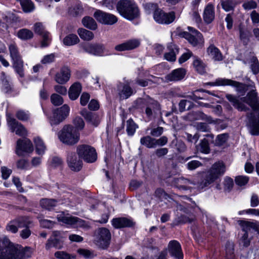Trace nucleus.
Masks as SVG:
<instances>
[{
    "mask_svg": "<svg viewBox=\"0 0 259 259\" xmlns=\"http://www.w3.org/2000/svg\"><path fill=\"white\" fill-rule=\"evenodd\" d=\"M7 121L12 132H15L16 134L19 136L27 135V132L25 127L16 119L12 117L10 113L7 114Z\"/></svg>",
    "mask_w": 259,
    "mask_h": 259,
    "instance_id": "12",
    "label": "nucleus"
},
{
    "mask_svg": "<svg viewBox=\"0 0 259 259\" xmlns=\"http://www.w3.org/2000/svg\"><path fill=\"white\" fill-rule=\"evenodd\" d=\"M33 151V146L31 141L27 139H19L17 142L16 153L19 156H23V152L31 153Z\"/></svg>",
    "mask_w": 259,
    "mask_h": 259,
    "instance_id": "15",
    "label": "nucleus"
},
{
    "mask_svg": "<svg viewBox=\"0 0 259 259\" xmlns=\"http://www.w3.org/2000/svg\"><path fill=\"white\" fill-rule=\"evenodd\" d=\"M207 84L212 86L230 85L236 87L237 91L241 93H244L248 87H253L251 85H247L236 81L225 78H219L215 82H208Z\"/></svg>",
    "mask_w": 259,
    "mask_h": 259,
    "instance_id": "9",
    "label": "nucleus"
},
{
    "mask_svg": "<svg viewBox=\"0 0 259 259\" xmlns=\"http://www.w3.org/2000/svg\"><path fill=\"white\" fill-rule=\"evenodd\" d=\"M221 5L225 11L228 12L233 10L236 5L232 0H225L222 2Z\"/></svg>",
    "mask_w": 259,
    "mask_h": 259,
    "instance_id": "58",
    "label": "nucleus"
},
{
    "mask_svg": "<svg viewBox=\"0 0 259 259\" xmlns=\"http://www.w3.org/2000/svg\"><path fill=\"white\" fill-rule=\"evenodd\" d=\"M17 35L20 38L24 40L30 39L33 36V32L31 30L25 28L19 30Z\"/></svg>",
    "mask_w": 259,
    "mask_h": 259,
    "instance_id": "55",
    "label": "nucleus"
},
{
    "mask_svg": "<svg viewBox=\"0 0 259 259\" xmlns=\"http://www.w3.org/2000/svg\"><path fill=\"white\" fill-rule=\"evenodd\" d=\"M250 68L254 74L259 73V62L256 57H252L250 61Z\"/></svg>",
    "mask_w": 259,
    "mask_h": 259,
    "instance_id": "57",
    "label": "nucleus"
},
{
    "mask_svg": "<svg viewBox=\"0 0 259 259\" xmlns=\"http://www.w3.org/2000/svg\"><path fill=\"white\" fill-rule=\"evenodd\" d=\"M140 143L147 148H155V138L150 136H144L141 138Z\"/></svg>",
    "mask_w": 259,
    "mask_h": 259,
    "instance_id": "43",
    "label": "nucleus"
},
{
    "mask_svg": "<svg viewBox=\"0 0 259 259\" xmlns=\"http://www.w3.org/2000/svg\"><path fill=\"white\" fill-rule=\"evenodd\" d=\"M205 138L201 140L198 144L196 145V150L197 152L208 154L210 152V143H213L214 135L212 134H207Z\"/></svg>",
    "mask_w": 259,
    "mask_h": 259,
    "instance_id": "14",
    "label": "nucleus"
},
{
    "mask_svg": "<svg viewBox=\"0 0 259 259\" xmlns=\"http://www.w3.org/2000/svg\"><path fill=\"white\" fill-rule=\"evenodd\" d=\"M34 32L42 37V40L41 42V46L45 47L48 46L50 41L51 37L49 35V32L45 30V27L41 22H36L34 24L33 27Z\"/></svg>",
    "mask_w": 259,
    "mask_h": 259,
    "instance_id": "19",
    "label": "nucleus"
},
{
    "mask_svg": "<svg viewBox=\"0 0 259 259\" xmlns=\"http://www.w3.org/2000/svg\"><path fill=\"white\" fill-rule=\"evenodd\" d=\"M207 53L214 61H220L223 59V55L220 50L212 44L207 49Z\"/></svg>",
    "mask_w": 259,
    "mask_h": 259,
    "instance_id": "35",
    "label": "nucleus"
},
{
    "mask_svg": "<svg viewBox=\"0 0 259 259\" xmlns=\"http://www.w3.org/2000/svg\"><path fill=\"white\" fill-rule=\"evenodd\" d=\"M226 98L232 104L235 108L240 111H246L249 109L248 107L239 102L236 97L232 95L227 94L226 95Z\"/></svg>",
    "mask_w": 259,
    "mask_h": 259,
    "instance_id": "32",
    "label": "nucleus"
},
{
    "mask_svg": "<svg viewBox=\"0 0 259 259\" xmlns=\"http://www.w3.org/2000/svg\"><path fill=\"white\" fill-rule=\"evenodd\" d=\"M189 117L193 120H204L208 123L214 122V120H213L210 116H208L200 111L190 113Z\"/></svg>",
    "mask_w": 259,
    "mask_h": 259,
    "instance_id": "34",
    "label": "nucleus"
},
{
    "mask_svg": "<svg viewBox=\"0 0 259 259\" xmlns=\"http://www.w3.org/2000/svg\"><path fill=\"white\" fill-rule=\"evenodd\" d=\"M145 11L147 14H150L152 12L155 13L157 10H159L158 6L156 3H147L143 5Z\"/></svg>",
    "mask_w": 259,
    "mask_h": 259,
    "instance_id": "56",
    "label": "nucleus"
},
{
    "mask_svg": "<svg viewBox=\"0 0 259 259\" xmlns=\"http://www.w3.org/2000/svg\"><path fill=\"white\" fill-rule=\"evenodd\" d=\"M57 219L59 222L71 225L77 224L81 225L84 222V221L77 217L65 215L63 212L57 215Z\"/></svg>",
    "mask_w": 259,
    "mask_h": 259,
    "instance_id": "26",
    "label": "nucleus"
},
{
    "mask_svg": "<svg viewBox=\"0 0 259 259\" xmlns=\"http://www.w3.org/2000/svg\"><path fill=\"white\" fill-rule=\"evenodd\" d=\"M155 21L159 24H169L171 23L175 19V13L173 11L165 13L162 10H157L153 14Z\"/></svg>",
    "mask_w": 259,
    "mask_h": 259,
    "instance_id": "10",
    "label": "nucleus"
},
{
    "mask_svg": "<svg viewBox=\"0 0 259 259\" xmlns=\"http://www.w3.org/2000/svg\"><path fill=\"white\" fill-rule=\"evenodd\" d=\"M35 145V150L36 153L39 155H42L45 153L46 147L44 142L39 138H35L34 139Z\"/></svg>",
    "mask_w": 259,
    "mask_h": 259,
    "instance_id": "48",
    "label": "nucleus"
},
{
    "mask_svg": "<svg viewBox=\"0 0 259 259\" xmlns=\"http://www.w3.org/2000/svg\"><path fill=\"white\" fill-rule=\"evenodd\" d=\"M13 61V66L17 72L21 77L23 76V63L21 57L12 59Z\"/></svg>",
    "mask_w": 259,
    "mask_h": 259,
    "instance_id": "50",
    "label": "nucleus"
},
{
    "mask_svg": "<svg viewBox=\"0 0 259 259\" xmlns=\"http://www.w3.org/2000/svg\"><path fill=\"white\" fill-rule=\"evenodd\" d=\"M160 110V105L158 102L151 98L146 106L145 113L148 118L151 119L155 117L158 111Z\"/></svg>",
    "mask_w": 259,
    "mask_h": 259,
    "instance_id": "25",
    "label": "nucleus"
},
{
    "mask_svg": "<svg viewBox=\"0 0 259 259\" xmlns=\"http://www.w3.org/2000/svg\"><path fill=\"white\" fill-rule=\"evenodd\" d=\"M57 201L52 199H42L40 200V204L42 207L47 209H51L56 205Z\"/></svg>",
    "mask_w": 259,
    "mask_h": 259,
    "instance_id": "52",
    "label": "nucleus"
},
{
    "mask_svg": "<svg viewBox=\"0 0 259 259\" xmlns=\"http://www.w3.org/2000/svg\"><path fill=\"white\" fill-rule=\"evenodd\" d=\"M82 23L84 27L91 30H96L97 28V24L95 20L89 16L83 18Z\"/></svg>",
    "mask_w": 259,
    "mask_h": 259,
    "instance_id": "42",
    "label": "nucleus"
},
{
    "mask_svg": "<svg viewBox=\"0 0 259 259\" xmlns=\"http://www.w3.org/2000/svg\"><path fill=\"white\" fill-rule=\"evenodd\" d=\"M58 137L63 144L72 146L79 141L80 134L72 125L67 124L58 133Z\"/></svg>",
    "mask_w": 259,
    "mask_h": 259,
    "instance_id": "5",
    "label": "nucleus"
},
{
    "mask_svg": "<svg viewBox=\"0 0 259 259\" xmlns=\"http://www.w3.org/2000/svg\"><path fill=\"white\" fill-rule=\"evenodd\" d=\"M68 13L70 15L76 17L81 15L83 13V8L81 5L78 4L69 9Z\"/></svg>",
    "mask_w": 259,
    "mask_h": 259,
    "instance_id": "53",
    "label": "nucleus"
},
{
    "mask_svg": "<svg viewBox=\"0 0 259 259\" xmlns=\"http://www.w3.org/2000/svg\"><path fill=\"white\" fill-rule=\"evenodd\" d=\"M249 181V177L247 176H239L235 178V182L236 185L239 186H243L247 184Z\"/></svg>",
    "mask_w": 259,
    "mask_h": 259,
    "instance_id": "63",
    "label": "nucleus"
},
{
    "mask_svg": "<svg viewBox=\"0 0 259 259\" xmlns=\"http://www.w3.org/2000/svg\"><path fill=\"white\" fill-rule=\"evenodd\" d=\"M70 77V70L67 66L63 67L59 72L56 73L55 79L60 84H64L67 82Z\"/></svg>",
    "mask_w": 259,
    "mask_h": 259,
    "instance_id": "28",
    "label": "nucleus"
},
{
    "mask_svg": "<svg viewBox=\"0 0 259 259\" xmlns=\"http://www.w3.org/2000/svg\"><path fill=\"white\" fill-rule=\"evenodd\" d=\"M96 244L102 249H107L111 238L109 230L106 228H100L96 231Z\"/></svg>",
    "mask_w": 259,
    "mask_h": 259,
    "instance_id": "8",
    "label": "nucleus"
},
{
    "mask_svg": "<svg viewBox=\"0 0 259 259\" xmlns=\"http://www.w3.org/2000/svg\"><path fill=\"white\" fill-rule=\"evenodd\" d=\"M138 125L135 123L132 118L126 121V132L128 136H132L135 134Z\"/></svg>",
    "mask_w": 259,
    "mask_h": 259,
    "instance_id": "54",
    "label": "nucleus"
},
{
    "mask_svg": "<svg viewBox=\"0 0 259 259\" xmlns=\"http://www.w3.org/2000/svg\"><path fill=\"white\" fill-rule=\"evenodd\" d=\"M23 218H25L26 221L29 222V224H28L27 225H24L22 226L24 229L20 232V237L23 239H27L31 234V231L30 230V227L32 226L33 222L28 217L23 216Z\"/></svg>",
    "mask_w": 259,
    "mask_h": 259,
    "instance_id": "41",
    "label": "nucleus"
},
{
    "mask_svg": "<svg viewBox=\"0 0 259 259\" xmlns=\"http://www.w3.org/2000/svg\"><path fill=\"white\" fill-rule=\"evenodd\" d=\"M181 198L182 199V203L176 202L177 210L183 211L186 214H189V215L187 217L186 215H181L178 217L173 223L175 226L192 222L194 218L193 215L190 214L192 213V210L197 207L195 202L192 201L191 198L188 197L186 196H182Z\"/></svg>",
    "mask_w": 259,
    "mask_h": 259,
    "instance_id": "2",
    "label": "nucleus"
},
{
    "mask_svg": "<svg viewBox=\"0 0 259 259\" xmlns=\"http://www.w3.org/2000/svg\"><path fill=\"white\" fill-rule=\"evenodd\" d=\"M16 117L20 120L27 121L29 119L30 116L28 111L19 110L16 113Z\"/></svg>",
    "mask_w": 259,
    "mask_h": 259,
    "instance_id": "59",
    "label": "nucleus"
},
{
    "mask_svg": "<svg viewBox=\"0 0 259 259\" xmlns=\"http://www.w3.org/2000/svg\"><path fill=\"white\" fill-rule=\"evenodd\" d=\"M55 256L60 259H71L75 257V255H71L65 251H58L55 252Z\"/></svg>",
    "mask_w": 259,
    "mask_h": 259,
    "instance_id": "64",
    "label": "nucleus"
},
{
    "mask_svg": "<svg viewBox=\"0 0 259 259\" xmlns=\"http://www.w3.org/2000/svg\"><path fill=\"white\" fill-rule=\"evenodd\" d=\"M69 107L67 104L63 105L53 111L52 116L49 117L51 125H57L62 122L69 115Z\"/></svg>",
    "mask_w": 259,
    "mask_h": 259,
    "instance_id": "7",
    "label": "nucleus"
},
{
    "mask_svg": "<svg viewBox=\"0 0 259 259\" xmlns=\"http://www.w3.org/2000/svg\"><path fill=\"white\" fill-rule=\"evenodd\" d=\"M63 238H50L46 244V249L49 250L51 248L53 247L56 249H60L63 247Z\"/></svg>",
    "mask_w": 259,
    "mask_h": 259,
    "instance_id": "37",
    "label": "nucleus"
},
{
    "mask_svg": "<svg viewBox=\"0 0 259 259\" xmlns=\"http://www.w3.org/2000/svg\"><path fill=\"white\" fill-rule=\"evenodd\" d=\"M94 16L98 22L104 24L112 25L117 21V18L114 15L100 10H97Z\"/></svg>",
    "mask_w": 259,
    "mask_h": 259,
    "instance_id": "16",
    "label": "nucleus"
},
{
    "mask_svg": "<svg viewBox=\"0 0 259 259\" xmlns=\"http://www.w3.org/2000/svg\"><path fill=\"white\" fill-rule=\"evenodd\" d=\"M187 103L189 104L187 110H190L194 106V104L192 102L186 100H182L179 104V111L180 112H182L185 110L186 106Z\"/></svg>",
    "mask_w": 259,
    "mask_h": 259,
    "instance_id": "61",
    "label": "nucleus"
},
{
    "mask_svg": "<svg viewBox=\"0 0 259 259\" xmlns=\"http://www.w3.org/2000/svg\"><path fill=\"white\" fill-rule=\"evenodd\" d=\"M116 8L119 13L128 20H134L140 16L139 9L133 1L120 0L118 2Z\"/></svg>",
    "mask_w": 259,
    "mask_h": 259,
    "instance_id": "4",
    "label": "nucleus"
},
{
    "mask_svg": "<svg viewBox=\"0 0 259 259\" xmlns=\"http://www.w3.org/2000/svg\"><path fill=\"white\" fill-rule=\"evenodd\" d=\"M51 102L54 106H60L62 105L63 103V98L57 94H53L51 96Z\"/></svg>",
    "mask_w": 259,
    "mask_h": 259,
    "instance_id": "60",
    "label": "nucleus"
},
{
    "mask_svg": "<svg viewBox=\"0 0 259 259\" xmlns=\"http://www.w3.org/2000/svg\"><path fill=\"white\" fill-rule=\"evenodd\" d=\"M169 254L177 259H183V254L180 244L176 240L169 242L168 245Z\"/></svg>",
    "mask_w": 259,
    "mask_h": 259,
    "instance_id": "24",
    "label": "nucleus"
},
{
    "mask_svg": "<svg viewBox=\"0 0 259 259\" xmlns=\"http://www.w3.org/2000/svg\"><path fill=\"white\" fill-rule=\"evenodd\" d=\"M248 121L247 123V127L249 133L253 136L259 135V112L257 118L256 119L252 112L247 115Z\"/></svg>",
    "mask_w": 259,
    "mask_h": 259,
    "instance_id": "20",
    "label": "nucleus"
},
{
    "mask_svg": "<svg viewBox=\"0 0 259 259\" xmlns=\"http://www.w3.org/2000/svg\"><path fill=\"white\" fill-rule=\"evenodd\" d=\"M66 161L68 167L72 171L78 172L82 167V160L74 152H68Z\"/></svg>",
    "mask_w": 259,
    "mask_h": 259,
    "instance_id": "13",
    "label": "nucleus"
},
{
    "mask_svg": "<svg viewBox=\"0 0 259 259\" xmlns=\"http://www.w3.org/2000/svg\"><path fill=\"white\" fill-rule=\"evenodd\" d=\"M238 224L242 227L243 231H248L253 229L259 234V225L253 222L246 221H238Z\"/></svg>",
    "mask_w": 259,
    "mask_h": 259,
    "instance_id": "39",
    "label": "nucleus"
},
{
    "mask_svg": "<svg viewBox=\"0 0 259 259\" xmlns=\"http://www.w3.org/2000/svg\"><path fill=\"white\" fill-rule=\"evenodd\" d=\"M31 254L30 247L14 243L7 237L0 241V259H26Z\"/></svg>",
    "mask_w": 259,
    "mask_h": 259,
    "instance_id": "1",
    "label": "nucleus"
},
{
    "mask_svg": "<svg viewBox=\"0 0 259 259\" xmlns=\"http://www.w3.org/2000/svg\"><path fill=\"white\" fill-rule=\"evenodd\" d=\"M23 11L29 13L34 9V5L31 0H19Z\"/></svg>",
    "mask_w": 259,
    "mask_h": 259,
    "instance_id": "49",
    "label": "nucleus"
},
{
    "mask_svg": "<svg viewBox=\"0 0 259 259\" xmlns=\"http://www.w3.org/2000/svg\"><path fill=\"white\" fill-rule=\"evenodd\" d=\"M169 52L164 54V58L169 61H175L176 59V54L178 53L179 50L176 45L170 44L168 46Z\"/></svg>",
    "mask_w": 259,
    "mask_h": 259,
    "instance_id": "40",
    "label": "nucleus"
},
{
    "mask_svg": "<svg viewBox=\"0 0 259 259\" xmlns=\"http://www.w3.org/2000/svg\"><path fill=\"white\" fill-rule=\"evenodd\" d=\"M174 184L178 188L183 190L188 189L189 185H196L193 182L183 177L175 179Z\"/></svg>",
    "mask_w": 259,
    "mask_h": 259,
    "instance_id": "36",
    "label": "nucleus"
},
{
    "mask_svg": "<svg viewBox=\"0 0 259 259\" xmlns=\"http://www.w3.org/2000/svg\"><path fill=\"white\" fill-rule=\"evenodd\" d=\"M140 45V41L139 39H130L123 43L116 45L115 47V50L119 52L130 51L138 48Z\"/></svg>",
    "mask_w": 259,
    "mask_h": 259,
    "instance_id": "23",
    "label": "nucleus"
},
{
    "mask_svg": "<svg viewBox=\"0 0 259 259\" xmlns=\"http://www.w3.org/2000/svg\"><path fill=\"white\" fill-rule=\"evenodd\" d=\"M240 99L249 105L253 110L259 109V98L255 90L252 89L245 97L241 98Z\"/></svg>",
    "mask_w": 259,
    "mask_h": 259,
    "instance_id": "18",
    "label": "nucleus"
},
{
    "mask_svg": "<svg viewBox=\"0 0 259 259\" xmlns=\"http://www.w3.org/2000/svg\"><path fill=\"white\" fill-rule=\"evenodd\" d=\"M76 130H82L84 127V122L83 120L79 116L76 117L73 121Z\"/></svg>",
    "mask_w": 259,
    "mask_h": 259,
    "instance_id": "62",
    "label": "nucleus"
},
{
    "mask_svg": "<svg viewBox=\"0 0 259 259\" xmlns=\"http://www.w3.org/2000/svg\"><path fill=\"white\" fill-rule=\"evenodd\" d=\"M151 98L147 97L145 98H138L133 103V107L135 109H142L148 104V101Z\"/></svg>",
    "mask_w": 259,
    "mask_h": 259,
    "instance_id": "51",
    "label": "nucleus"
},
{
    "mask_svg": "<svg viewBox=\"0 0 259 259\" xmlns=\"http://www.w3.org/2000/svg\"><path fill=\"white\" fill-rule=\"evenodd\" d=\"M186 73V71L184 68L176 69L165 76V80L167 82L179 81L184 78Z\"/></svg>",
    "mask_w": 259,
    "mask_h": 259,
    "instance_id": "29",
    "label": "nucleus"
},
{
    "mask_svg": "<svg viewBox=\"0 0 259 259\" xmlns=\"http://www.w3.org/2000/svg\"><path fill=\"white\" fill-rule=\"evenodd\" d=\"M29 224L23 216L19 217L9 222L6 226V230L9 232L13 234H16L18 231L19 228H22L24 225H27Z\"/></svg>",
    "mask_w": 259,
    "mask_h": 259,
    "instance_id": "17",
    "label": "nucleus"
},
{
    "mask_svg": "<svg viewBox=\"0 0 259 259\" xmlns=\"http://www.w3.org/2000/svg\"><path fill=\"white\" fill-rule=\"evenodd\" d=\"M193 66L195 70L200 74L205 72V64L198 58L195 57L193 61Z\"/></svg>",
    "mask_w": 259,
    "mask_h": 259,
    "instance_id": "47",
    "label": "nucleus"
},
{
    "mask_svg": "<svg viewBox=\"0 0 259 259\" xmlns=\"http://www.w3.org/2000/svg\"><path fill=\"white\" fill-rule=\"evenodd\" d=\"M112 225L115 228L119 229L125 227H132L135 223L126 218H114L112 220Z\"/></svg>",
    "mask_w": 259,
    "mask_h": 259,
    "instance_id": "30",
    "label": "nucleus"
},
{
    "mask_svg": "<svg viewBox=\"0 0 259 259\" xmlns=\"http://www.w3.org/2000/svg\"><path fill=\"white\" fill-rule=\"evenodd\" d=\"M82 48L85 52L96 56H101L105 50L104 45L98 43L86 44L82 46Z\"/></svg>",
    "mask_w": 259,
    "mask_h": 259,
    "instance_id": "21",
    "label": "nucleus"
},
{
    "mask_svg": "<svg viewBox=\"0 0 259 259\" xmlns=\"http://www.w3.org/2000/svg\"><path fill=\"white\" fill-rule=\"evenodd\" d=\"M79 42L78 36L74 34H70L63 39V44L66 46H72Z\"/></svg>",
    "mask_w": 259,
    "mask_h": 259,
    "instance_id": "46",
    "label": "nucleus"
},
{
    "mask_svg": "<svg viewBox=\"0 0 259 259\" xmlns=\"http://www.w3.org/2000/svg\"><path fill=\"white\" fill-rule=\"evenodd\" d=\"M215 17L214 7L212 4H208L204 8L203 18L207 24L211 23Z\"/></svg>",
    "mask_w": 259,
    "mask_h": 259,
    "instance_id": "31",
    "label": "nucleus"
},
{
    "mask_svg": "<svg viewBox=\"0 0 259 259\" xmlns=\"http://www.w3.org/2000/svg\"><path fill=\"white\" fill-rule=\"evenodd\" d=\"M81 91V85L79 82H75L69 89V97L72 100H76L80 95Z\"/></svg>",
    "mask_w": 259,
    "mask_h": 259,
    "instance_id": "38",
    "label": "nucleus"
},
{
    "mask_svg": "<svg viewBox=\"0 0 259 259\" xmlns=\"http://www.w3.org/2000/svg\"><path fill=\"white\" fill-rule=\"evenodd\" d=\"M119 96L120 99H126L133 94V90L130 85V82L119 83L117 86Z\"/></svg>",
    "mask_w": 259,
    "mask_h": 259,
    "instance_id": "27",
    "label": "nucleus"
},
{
    "mask_svg": "<svg viewBox=\"0 0 259 259\" xmlns=\"http://www.w3.org/2000/svg\"><path fill=\"white\" fill-rule=\"evenodd\" d=\"M225 170L226 166L223 162L218 161L214 163L210 169L206 172L204 179L197 183L198 188L203 189L207 187L220 176L223 175Z\"/></svg>",
    "mask_w": 259,
    "mask_h": 259,
    "instance_id": "3",
    "label": "nucleus"
},
{
    "mask_svg": "<svg viewBox=\"0 0 259 259\" xmlns=\"http://www.w3.org/2000/svg\"><path fill=\"white\" fill-rule=\"evenodd\" d=\"M226 98L232 104L235 108L240 111H246L249 109L248 107L239 102L236 97L232 95L227 94L226 95Z\"/></svg>",
    "mask_w": 259,
    "mask_h": 259,
    "instance_id": "33",
    "label": "nucleus"
},
{
    "mask_svg": "<svg viewBox=\"0 0 259 259\" xmlns=\"http://www.w3.org/2000/svg\"><path fill=\"white\" fill-rule=\"evenodd\" d=\"M180 35L186 38L193 47H201L204 45V40L202 34L197 30H194L193 34L184 31L181 32Z\"/></svg>",
    "mask_w": 259,
    "mask_h": 259,
    "instance_id": "11",
    "label": "nucleus"
},
{
    "mask_svg": "<svg viewBox=\"0 0 259 259\" xmlns=\"http://www.w3.org/2000/svg\"><path fill=\"white\" fill-rule=\"evenodd\" d=\"M80 114L83 117L87 122L94 126H97L100 122L101 118L97 113L89 111L85 108L82 109Z\"/></svg>",
    "mask_w": 259,
    "mask_h": 259,
    "instance_id": "22",
    "label": "nucleus"
},
{
    "mask_svg": "<svg viewBox=\"0 0 259 259\" xmlns=\"http://www.w3.org/2000/svg\"><path fill=\"white\" fill-rule=\"evenodd\" d=\"M78 156L88 163H93L96 161L97 154L94 148L88 145L78 146L76 150Z\"/></svg>",
    "mask_w": 259,
    "mask_h": 259,
    "instance_id": "6",
    "label": "nucleus"
},
{
    "mask_svg": "<svg viewBox=\"0 0 259 259\" xmlns=\"http://www.w3.org/2000/svg\"><path fill=\"white\" fill-rule=\"evenodd\" d=\"M226 258L225 259H235L234 244L231 241L227 242L226 245Z\"/></svg>",
    "mask_w": 259,
    "mask_h": 259,
    "instance_id": "44",
    "label": "nucleus"
},
{
    "mask_svg": "<svg viewBox=\"0 0 259 259\" xmlns=\"http://www.w3.org/2000/svg\"><path fill=\"white\" fill-rule=\"evenodd\" d=\"M77 33L80 37L84 40H91L94 37V33L92 31L82 28L77 30Z\"/></svg>",
    "mask_w": 259,
    "mask_h": 259,
    "instance_id": "45",
    "label": "nucleus"
}]
</instances>
